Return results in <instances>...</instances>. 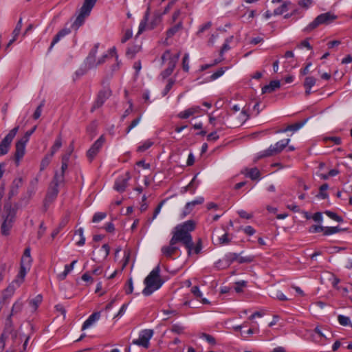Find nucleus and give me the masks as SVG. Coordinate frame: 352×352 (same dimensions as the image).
Here are the masks:
<instances>
[{"label": "nucleus", "mask_w": 352, "mask_h": 352, "mask_svg": "<svg viewBox=\"0 0 352 352\" xmlns=\"http://www.w3.org/2000/svg\"><path fill=\"white\" fill-rule=\"evenodd\" d=\"M195 228L196 223L193 220H188L176 226L172 232V237L169 244L161 248L162 255L167 258H172L179 249L177 244L181 243L186 248L188 255L190 256L193 246V241L190 232Z\"/></svg>", "instance_id": "f257e3e1"}, {"label": "nucleus", "mask_w": 352, "mask_h": 352, "mask_svg": "<svg viewBox=\"0 0 352 352\" xmlns=\"http://www.w3.org/2000/svg\"><path fill=\"white\" fill-rule=\"evenodd\" d=\"M144 283L145 284V287L142 291V294L146 296H150L153 292L162 287L164 281L160 277V267L159 265L145 278Z\"/></svg>", "instance_id": "f03ea898"}, {"label": "nucleus", "mask_w": 352, "mask_h": 352, "mask_svg": "<svg viewBox=\"0 0 352 352\" xmlns=\"http://www.w3.org/2000/svg\"><path fill=\"white\" fill-rule=\"evenodd\" d=\"M6 216L1 226V234L3 236H9L11 229L15 221L16 210L12 207L11 204H6L4 206Z\"/></svg>", "instance_id": "7ed1b4c3"}, {"label": "nucleus", "mask_w": 352, "mask_h": 352, "mask_svg": "<svg viewBox=\"0 0 352 352\" xmlns=\"http://www.w3.org/2000/svg\"><path fill=\"white\" fill-rule=\"evenodd\" d=\"M96 1L97 0L84 1V3L80 10V12L72 24L73 28L77 30L84 23L85 18L90 14V12Z\"/></svg>", "instance_id": "20e7f679"}, {"label": "nucleus", "mask_w": 352, "mask_h": 352, "mask_svg": "<svg viewBox=\"0 0 352 352\" xmlns=\"http://www.w3.org/2000/svg\"><path fill=\"white\" fill-rule=\"evenodd\" d=\"M337 19V16L331 13L326 12L318 15L307 27L305 29V31L309 32L316 28L320 25H327L333 22Z\"/></svg>", "instance_id": "39448f33"}, {"label": "nucleus", "mask_w": 352, "mask_h": 352, "mask_svg": "<svg viewBox=\"0 0 352 352\" xmlns=\"http://www.w3.org/2000/svg\"><path fill=\"white\" fill-rule=\"evenodd\" d=\"M19 126H16L13 128L10 132L6 135V137L0 142V156L7 154L10 150L11 143L16 135Z\"/></svg>", "instance_id": "423d86ee"}, {"label": "nucleus", "mask_w": 352, "mask_h": 352, "mask_svg": "<svg viewBox=\"0 0 352 352\" xmlns=\"http://www.w3.org/2000/svg\"><path fill=\"white\" fill-rule=\"evenodd\" d=\"M289 139H284L277 142L274 145H271L267 149L264 151L260 155V157L273 156L280 153L289 144Z\"/></svg>", "instance_id": "0eeeda50"}, {"label": "nucleus", "mask_w": 352, "mask_h": 352, "mask_svg": "<svg viewBox=\"0 0 352 352\" xmlns=\"http://www.w3.org/2000/svg\"><path fill=\"white\" fill-rule=\"evenodd\" d=\"M23 304L21 302L16 301L12 306L11 313L8 316L6 323V331L9 332L13 338L16 337V332L12 328V321L11 317L20 312L22 310Z\"/></svg>", "instance_id": "6e6552de"}, {"label": "nucleus", "mask_w": 352, "mask_h": 352, "mask_svg": "<svg viewBox=\"0 0 352 352\" xmlns=\"http://www.w3.org/2000/svg\"><path fill=\"white\" fill-rule=\"evenodd\" d=\"M153 330L152 329H144L140 331L139 338L133 340L132 342L133 344H136L142 346L145 349H148L150 345V340L153 337Z\"/></svg>", "instance_id": "1a4fd4ad"}, {"label": "nucleus", "mask_w": 352, "mask_h": 352, "mask_svg": "<svg viewBox=\"0 0 352 352\" xmlns=\"http://www.w3.org/2000/svg\"><path fill=\"white\" fill-rule=\"evenodd\" d=\"M31 263L32 258L22 256L21 260L20 270L15 280V282L19 285L23 282L27 272L30 270Z\"/></svg>", "instance_id": "9d476101"}, {"label": "nucleus", "mask_w": 352, "mask_h": 352, "mask_svg": "<svg viewBox=\"0 0 352 352\" xmlns=\"http://www.w3.org/2000/svg\"><path fill=\"white\" fill-rule=\"evenodd\" d=\"M111 95V91L109 87H104L103 89L98 92L97 98L94 102L91 111H94L95 109L100 108L102 106L105 100L109 98Z\"/></svg>", "instance_id": "9b49d317"}, {"label": "nucleus", "mask_w": 352, "mask_h": 352, "mask_svg": "<svg viewBox=\"0 0 352 352\" xmlns=\"http://www.w3.org/2000/svg\"><path fill=\"white\" fill-rule=\"evenodd\" d=\"M105 142L104 135H101L87 152V157L90 162L97 155Z\"/></svg>", "instance_id": "f8f14e48"}, {"label": "nucleus", "mask_w": 352, "mask_h": 352, "mask_svg": "<svg viewBox=\"0 0 352 352\" xmlns=\"http://www.w3.org/2000/svg\"><path fill=\"white\" fill-rule=\"evenodd\" d=\"M131 179V175L129 172H126L124 175L119 177L115 182L113 188L119 192H123L125 191L129 179Z\"/></svg>", "instance_id": "ddd939ff"}, {"label": "nucleus", "mask_w": 352, "mask_h": 352, "mask_svg": "<svg viewBox=\"0 0 352 352\" xmlns=\"http://www.w3.org/2000/svg\"><path fill=\"white\" fill-rule=\"evenodd\" d=\"M26 142L20 139L16 143V151L14 154V157L16 162L18 163L19 160L23 157L25 154V144Z\"/></svg>", "instance_id": "4468645a"}, {"label": "nucleus", "mask_w": 352, "mask_h": 352, "mask_svg": "<svg viewBox=\"0 0 352 352\" xmlns=\"http://www.w3.org/2000/svg\"><path fill=\"white\" fill-rule=\"evenodd\" d=\"M23 184L22 178L14 179L10 186V191L8 192V198L10 199L13 197L16 196L19 192V189Z\"/></svg>", "instance_id": "2eb2a0df"}, {"label": "nucleus", "mask_w": 352, "mask_h": 352, "mask_svg": "<svg viewBox=\"0 0 352 352\" xmlns=\"http://www.w3.org/2000/svg\"><path fill=\"white\" fill-rule=\"evenodd\" d=\"M201 111V109L199 106H193L190 108L186 109L184 111H181L178 113L177 117L180 119H187L190 116L194 114L199 113Z\"/></svg>", "instance_id": "dca6fc26"}, {"label": "nucleus", "mask_w": 352, "mask_h": 352, "mask_svg": "<svg viewBox=\"0 0 352 352\" xmlns=\"http://www.w3.org/2000/svg\"><path fill=\"white\" fill-rule=\"evenodd\" d=\"M280 87V82L279 80H272L269 85H265L262 88V94L273 93L276 89Z\"/></svg>", "instance_id": "f3484780"}, {"label": "nucleus", "mask_w": 352, "mask_h": 352, "mask_svg": "<svg viewBox=\"0 0 352 352\" xmlns=\"http://www.w3.org/2000/svg\"><path fill=\"white\" fill-rule=\"evenodd\" d=\"M204 197H199L196 199H195L190 202H188L185 206V208H184V215L189 214L192 210V208L195 206L204 203Z\"/></svg>", "instance_id": "a211bd4d"}, {"label": "nucleus", "mask_w": 352, "mask_h": 352, "mask_svg": "<svg viewBox=\"0 0 352 352\" xmlns=\"http://www.w3.org/2000/svg\"><path fill=\"white\" fill-rule=\"evenodd\" d=\"M100 317V312L93 313L83 323L82 330H85L91 326L96 321L99 320Z\"/></svg>", "instance_id": "6ab92c4d"}, {"label": "nucleus", "mask_w": 352, "mask_h": 352, "mask_svg": "<svg viewBox=\"0 0 352 352\" xmlns=\"http://www.w3.org/2000/svg\"><path fill=\"white\" fill-rule=\"evenodd\" d=\"M70 30L69 28H64L60 30L54 37L52 42L50 45L49 50H51L54 45L57 43L61 38L65 36L66 35L70 33Z\"/></svg>", "instance_id": "aec40b11"}, {"label": "nucleus", "mask_w": 352, "mask_h": 352, "mask_svg": "<svg viewBox=\"0 0 352 352\" xmlns=\"http://www.w3.org/2000/svg\"><path fill=\"white\" fill-rule=\"evenodd\" d=\"M58 187L50 184L47 192L45 199L50 201H53L58 194Z\"/></svg>", "instance_id": "412c9836"}, {"label": "nucleus", "mask_w": 352, "mask_h": 352, "mask_svg": "<svg viewBox=\"0 0 352 352\" xmlns=\"http://www.w3.org/2000/svg\"><path fill=\"white\" fill-rule=\"evenodd\" d=\"M308 119H305V120L299 122H296L293 124L288 125L285 129H280L278 131V133H285L288 131H296L300 129L307 121Z\"/></svg>", "instance_id": "4be33fe9"}, {"label": "nucleus", "mask_w": 352, "mask_h": 352, "mask_svg": "<svg viewBox=\"0 0 352 352\" xmlns=\"http://www.w3.org/2000/svg\"><path fill=\"white\" fill-rule=\"evenodd\" d=\"M142 49V47L140 45H133L131 47H129L126 50V56L132 59L134 58L135 54L138 53Z\"/></svg>", "instance_id": "5701e85b"}, {"label": "nucleus", "mask_w": 352, "mask_h": 352, "mask_svg": "<svg viewBox=\"0 0 352 352\" xmlns=\"http://www.w3.org/2000/svg\"><path fill=\"white\" fill-rule=\"evenodd\" d=\"M64 182L65 175L63 173L56 171L51 184L58 187V186L61 184H63Z\"/></svg>", "instance_id": "b1692460"}, {"label": "nucleus", "mask_w": 352, "mask_h": 352, "mask_svg": "<svg viewBox=\"0 0 352 352\" xmlns=\"http://www.w3.org/2000/svg\"><path fill=\"white\" fill-rule=\"evenodd\" d=\"M182 28V23L180 21L167 30V32H166L167 37L170 38V37L173 36Z\"/></svg>", "instance_id": "393cba45"}, {"label": "nucleus", "mask_w": 352, "mask_h": 352, "mask_svg": "<svg viewBox=\"0 0 352 352\" xmlns=\"http://www.w3.org/2000/svg\"><path fill=\"white\" fill-rule=\"evenodd\" d=\"M149 11H150V8L148 7L146 12H145L144 19L140 23L138 35L142 34L146 28V22L148 21V15H149Z\"/></svg>", "instance_id": "a878e982"}, {"label": "nucleus", "mask_w": 352, "mask_h": 352, "mask_svg": "<svg viewBox=\"0 0 352 352\" xmlns=\"http://www.w3.org/2000/svg\"><path fill=\"white\" fill-rule=\"evenodd\" d=\"M292 5L291 1H285L280 7L275 9L274 11V15H280L283 12L287 11L288 6Z\"/></svg>", "instance_id": "bb28decb"}, {"label": "nucleus", "mask_w": 352, "mask_h": 352, "mask_svg": "<svg viewBox=\"0 0 352 352\" xmlns=\"http://www.w3.org/2000/svg\"><path fill=\"white\" fill-rule=\"evenodd\" d=\"M175 65H176L174 63V62L169 60L168 67L161 73V76L164 79L168 77L173 73Z\"/></svg>", "instance_id": "cd10ccee"}, {"label": "nucleus", "mask_w": 352, "mask_h": 352, "mask_svg": "<svg viewBox=\"0 0 352 352\" xmlns=\"http://www.w3.org/2000/svg\"><path fill=\"white\" fill-rule=\"evenodd\" d=\"M84 230L82 228H80L75 232V235H78L79 240L76 241V245L78 246H82L85 243V237L84 236Z\"/></svg>", "instance_id": "c85d7f7f"}, {"label": "nucleus", "mask_w": 352, "mask_h": 352, "mask_svg": "<svg viewBox=\"0 0 352 352\" xmlns=\"http://www.w3.org/2000/svg\"><path fill=\"white\" fill-rule=\"evenodd\" d=\"M270 296L273 298L282 301H286L288 300V298L279 290L271 291Z\"/></svg>", "instance_id": "c756f323"}, {"label": "nucleus", "mask_w": 352, "mask_h": 352, "mask_svg": "<svg viewBox=\"0 0 352 352\" xmlns=\"http://www.w3.org/2000/svg\"><path fill=\"white\" fill-rule=\"evenodd\" d=\"M62 146V139L60 136H58L55 140L54 144L51 148L50 157H52L54 153L61 147Z\"/></svg>", "instance_id": "7c9ffc66"}, {"label": "nucleus", "mask_w": 352, "mask_h": 352, "mask_svg": "<svg viewBox=\"0 0 352 352\" xmlns=\"http://www.w3.org/2000/svg\"><path fill=\"white\" fill-rule=\"evenodd\" d=\"M342 230H343V229L340 228L339 226L324 227V235H325V236L331 235V234H333L335 233L340 232Z\"/></svg>", "instance_id": "2f4dec72"}, {"label": "nucleus", "mask_w": 352, "mask_h": 352, "mask_svg": "<svg viewBox=\"0 0 352 352\" xmlns=\"http://www.w3.org/2000/svg\"><path fill=\"white\" fill-rule=\"evenodd\" d=\"M162 21L161 14H155L153 16V20L148 25V29H154Z\"/></svg>", "instance_id": "473e14b6"}, {"label": "nucleus", "mask_w": 352, "mask_h": 352, "mask_svg": "<svg viewBox=\"0 0 352 352\" xmlns=\"http://www.w3.org/2000/svg\"><path fill=\"white\" fill-rule=\"evenodd\" d=\"M233 39V36H231L226 39V41L224 44L223 45L222 47L220 50L219 54L221 56H223V54L228 51L230 49V47L229 45V43L231 42Z\"/></svg>", "instance_id": "72a5a7b5"}, {"label": "nucleus", "mask_w": 352, "mask_h": 352, "mask_svg": "<svg viewBox=\"0 0 352 352\" xmlns=\"http://www.w3.org/2000/svg\"><path fill=\"white\" fill-rule=\"evenodd\" d=\"M324 213L327 215L331 219L336 221L338 222H343V218L341 216H339L336 212H333L330 210H325Z\"/></svg>", "instance_id": "f704fd0d"}, {"label": "nucleus", "mask_w": 352, "mask_h": 352, "mask_svg": "<svg viewBox=\"0 0 352 352\" xmlns=\"http://www.w3.org/2000/svg\"><path fill=\"white\" fill-rule=\"evenodd\" d=\"M85 65L87 69L97 67V61L96 58L88 56L85 60Z\"/></svg>", "instance_id": "c9c22d12"}, {"label": "nucleus", "mask_w": 352, "mask_h": 352, "mask_svg": "<svg viewBox=\"0 0 352 352\" xmlns=\"http://www.w3.org/2000/svg\"><path fill=\"white\" fill-rule=\"evenodd\" d=\"M247 175L252 180H255L260 177V171L257 168H252L248 170Z\"/></svg>", "instance_id": "e433bc0d"}, {"label": "nucleus", "mask_w": 352, "mask_h": 352, "mask_svg": "<svg viewBox=\"0 0 352 352\" xmlns=\"http://www.w3.org/2000/svg\"><path fill=\"white\" fill-rule=\"evenodd\" d=\"M316 80L312 76L306 77L304 82L305 89H311V88L316 84Z\"/></svg>", "instance_id": "4c0bfd02"}, {"label": "nucleus", "mask_w": 352, "mask_h": 352, "mask_svg": "<svg viewBox=\"0 0 352 352\" xmlns=\"http://www.w3.org/2000/svg\"><path fill=\"white\" fill-rule=\"evenodd\" d=\"M153 144V142L151 140H148L145 141L142 145L138 147L137 151L140 153L144 152L145 151L148 149Z\"/></svg>", "instance_id": "58836bf2"}, {"label": "nucleus", "mask_w": 352, "mask_h": 352, "mask_svg": "<svg viewBox=\"0 0 352 352\" xmlns=\"http://www.w3.org/2000/svg\"><path fill=\"white\" fill-rule=\"evenodd\" d=\"M329 188V185L327 184H324L320 187V192L316 195L318 197H321L322 199H326L328 197V194L325 192Z\"/></svg>", "instance_id": "ea45409f"}, {"label": "nucleus", "mask_w": 352, "mask_h": 352, "mask_svg": "<svg viewBox=\"0 0 352 352\" xmlns=\"http://www.w3.org/2000/svg\"><path fill=\"white\" fill-rule=\"evenodd\" d=\"M42 298H43L41 295H37L34 298L30 301V305L33 307L34 310L37 309L39 304L41 302Z\"/></svg>", "instance_id": "a19ab883"}, {"label": "nucleus", "mask_w": 352, "mask_h": 352, "mask_svg": "<svg viewBox=\"0 0 352 352\" xmlns=\"http://www.w3.org/2000/svg\"><path fill=\"white\" fill-rule=\"evenodd\" d=\"M238 255L236 253H228L226 255L225 260L228 265H230L235 261H238Z\"/></svg>", "instance_id": "79ce46f5"}, {"label": "nucleus", "mask_w": 352, "mask_h": 352, "mask_svg": "<svg viewBox=\"0 0 352 352\" xmlns=\"http://www.w3.org/2000/svg\"><path fill=\"white\" fill-rule=\"evenodd\" d=\"M124 291L126 294H130L133 291V279L129 278L124 286Z\"/></svg>", "instance_id": "37998d69"}, {"label": "nucleus", "mask_w": 352, "mask_h": 352, "mask_svg": "<svg viewBox=\"0 0 352 352\" xmlns=\"http://www.w3.org/2000/svg\"><path fill=\"white\" fill-rule=\"evenodd\" d=\"M107 217V214L105 212H96L94 214L92 218L93 223H97L102 219H104Z\"/></svg>", "instance_id": "c03bdc74"}, {"label": "nucleus", "mask_w": 352, "mask_h": 352, "mask_svg": "<svg viewBox=\"0 0 352 352\" xmlns=\"http://www.w3.org/2000/svg\"><path fill=\"white\" fill-rule=\"evenodd\" d=\"M338 320L339 323L341 325L346 326V325L350 324V319L347 316H345L343 315H339L338 316Z\"/></svg>", "instance_id": "a18cd8bd"}, {"label": "nucleus", "mask_w": 352, "mask_h": 352, "mask_svg": "<svg viewBox=\"0 0 352 352\" xmlns=\"http://www.w3.org/2000/svg\"><path fill=\"white\" fill-rule=\"evenodd\" d=\"M44 106V101H42L41 102V104L37 107V108L36 109L34 114H33V118L34 120H37L40 118L41 115V112H42V108Z\"/></svg>", "instance_id": "49530a36"}, {"label": "nucleus", "mask_w": 352, "mask_h": 352, "mask_svg": "<svg viewBox=\"0 0 352 352\" xmlns=\"http://www.w3.org/2000/svg\"><path fill=\"white\" fill-rule=\"evenodd\" d=\"M324 227L322 226L313 225L309 228V232L310 233H318L320 232H324Z\"/></svg>", "instance_id": "de8ad7c7"}, {"label": "nucleus", "mask_w": 352, "mask_h": 352, "mask_svg": "<svg viewBox=\"0 0 352 352\" xmlns=\"http://www.w3.org/2000/svg\"><path fill=\"white\" fill-rule=\"evenodd\" d=\"M21 28H22V19L21 18V19H19L18 23L16 25L15 28L14 29V30L12 32V35L14 37H17L19 35V34L21 32Z\"/></svg>", "instance_id": "09e8293b"}, {"label": "nucleus", "mask_w": 352, "mask_h": 352, "mask_svg": "<svg viewBox=\"0 0 352 352\" xmlns=\"http://www.w3.org/2000/svg\"><path fill=\"white\" fill-rule=\"evenodd\" d=\"M254 261V256H238V262L239 263H249Z\"/></svg>", "instance_id": "8fccbe9b"}, {"label": "nucleus", "mask_w": 352, "mask_h": 352, "mask_svg": "<svg viewBox=\"0 0 352 352\" xmlns=\"http://www.w3.org/2000/svg\"><path fill=\"white\" fill-rule=\"evenodd\" d=\"M140 120H141V116H140L138 118H136L135 119H134L131 122L130 125L126 128V133H129L132 129H133L135 126L138 125V124L140 122Z\"/></svg>", "instance_id": "3c124183"}, {"label": "nucleus", "mask_w": 352, "mask_h": 352, "mask_svg": "<svg viewBox=\"0 0 352 352\" xmlns=\"http://www.w3.org/2000/svg\"><path fill=\"white\" fill-rule=\"evenodd\" d=\"M201 249H202V242H201V239H199L198 240V241L197 242V243L195 244V245H193L192 252H194V253L198 254L201 252Z\"/></svg>", "instance_id": "603ef678"}, {"label": "nucleus", "mask_w": 352, "mask_h": 352, "mask_svg": "<svg viewBox=\"0 0 352 352\" xmlns=\"http://www.w3.org/2000/svg\"><path fill=\"white\" fill-rule=\"evenodd\" d=\"M201 338H204L210 344L214 345L216 344L215 338L211 335L204 333Z\"/></svg>", "instance_id": "864d4df0"}, {"label": "nucleus", "mask_w": 352, "mask_h": 352, "mask_svg": "<svg viewBox=\"0 0 352 352\" xmlns=\"http://www.w3.org/2000/svg\"><path fill=\"white\" fill-rule=\"evenodd\" d=\"M132 35H133L132 30L131 29H127L125 31L124 34L121 39V42L122 43H126L128 40H129L132 37Z\"/></svg>", "instance_id": "5fc2aeb1"}, {"label": "nucleus", "mask_w": 352, "mask_h": 352, "mask_svg": "<svg viewBox=\"0 0 352 352\" xmlns=\"http://www.w3.org/2000/svg\"><path fill=\"white\" fill-rule=\"evenodd\" d=\"M224 72H225V70L223 69V68L219 69L216 72H214V74H212L210 76V80H216L217 78L221 76L224 74Z\"/></svg>", "instance_id": "6e6d98bb"}, {"label": "nucleus", "mask_w": 352, "mask_h": 352, "mask_svg": "<svg viewBox=\"0 0 352 352\" xmlns=\"http://www.w3.org/2000/svg\"><path fill=\"white\" fill-rule=\"evenodd\" d=\"M324 141H331L336 145H339L342 142L341 138L339 137H326L324 138Z\"/></svg>", "instance_id": "4d7b16f0"}, {"label": "nucleus", "mask_w": 352, "mask_h": 352, "mask_svg": "<svg viewBox=\"0 0 352 352\" xmlns=\"http://www.w3.org/2000/svg\"><path fill=\"white\" fill-rule=\"evenodd\" d=\"M51 157H50V155L46 156L42 160V161L41 162V168H40L41 170H44L50 164Z\"/></svg>", "instance_id": "13d9d810"}, {"label": "nucleus", "mask_w": 352, "mask_h": 352, "mask_svg": "<svg viewBox=\"0 0 352 352\" xmlns=\"http://www.w3.org/2000/svg\"><path fill=\"white\" fill-rule=\"evenodd\" d=\"M182 67L184 71L188 72L189 70V65H188V54H186L182 60Z\"/></svg>", "instance_id": "bf43d9fd"}, {"label": "nucleus", "mask_w": 352, "mask_h": 352, "mask_svg": "<svg viewBox=\"0 0 352 352\" xmlns=\"http://www.w3.org/2000/svg\"><path fill=\"white\" fill-rule=\"evenodd\" d=\"M36 129V126H34L32 129L26 131L25 135H24V136L21 138V140H23L25 142H28V140H29L30 137L35 131Z\"/></svg>", "instance_id": "052dcab7"}, {"label": "nucleus", "mask_w": 352, "mask_h": 352, "mask_svg": "<svg viewBox=\"0 0 352 352\" xmlns=\"http://www.w3.org/2000/svg\"><path fill=\"white\" fill-rule=\"evenodd\" d=\"M174 82L175 81L173 80H168V82L164 89L163 96H166L168 93V91L171 89Z\"/></svg>", "instance_id": "680f3d73"}, {"label": "nucleus", "mask_w": 352, "mask_h": 352, "mask_svg": "<svg viewBox=\"0 0 352 352\" xmlns=\"http://www.w3.org/2000/svg\"><path fill=\"white\" fill-rule=\"evenodd\" d=\"M191 292L194 294V296L197 298H199L201 297L202 296V294L201 292H200L199 290V288L198 286H194L192 287L191 289Z\"/></svg>", "instance_id": "e2e57ef3"}, {"label": "nucleus", "mask_w": 352, "mask_h": 352, "mask_svg": "<svg viewBox=\"0 0 352 352\" xmlns=\"http://www.w3.org/2000/svg\"><path fill=\"white\" fill-rule=\"evenodd\" d=\"M236 284V286L234 287V290L237 293L241 292H242V287L246 286V282L244 281V280L241 281V282H237Z\"/></svg>", "instance_id": "0e129e2a"}, {"label": "nucleus", "mask_w": 352, "mask_h": 352, "mask_svg": "<svg viewBox=\"0 0 352 352\" xmlns=\"http://www.w3.org/2000/svg\"><path fill=\"white\" fill-rule=\"evenodd\" d=\"M311 3V0H300L298 1V5L304 8H308Z\"/></svg>", "instance_id": "69168bd1"}, {"label": "nucleus", "mask_w": 352, "mask_h": 352, "mask_svg": "<svg viewBox=\"0 0 352 352\" xmlns=\"http://www.w3.org/2000/svg\"><path fill=\"white\" fill-rule=\"evenodd\" d=\"M312 219L314 221H316L318 223L322 222V212H317L314 213V215L312 216Z\"/></svg>", "instance_id": "338daca9"}, {"label": "nucleus", "mask_w": 352, "mask_h": 352, "mask_svg": "<svg viewBox=\"0 0 352 352\" xmlns=\"http://www.w3.org/2000/svg\"><path fill=\"white\" fill-rule=\"evenodd\" d=\"M219 243L221 245L228 243L230 241V239L228 237V234L225 233L224 234H223L221 237L219 238Z\"/></svg>", "instance_id": "774afa93"}]
</instances>
